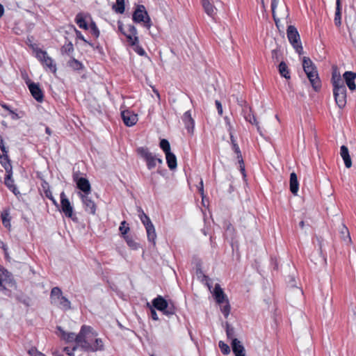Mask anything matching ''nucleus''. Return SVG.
Instances as JSON below:
<instances>
[{"mask_svg": "<svg viewBox=\"0 0 356 356\" xmlns=\"http://www.w3.org/2000/svg\"><path fill=\"white\" fill-rule=\"evenodd\" d=\"M79 346H74L72 348L69 347L64 348L65 353L69 356H74V352L77 349Z\"/></svg>", "mask_w": 356, "mask_h": 356, "instance_id": "nucleus-53", "label": "nucleus"}, {"mask_svg": "<svg viewBox=\"0 0 356 356\" xmlns=\"http://www.w3.org/2000/svg\"><path fill=\"white\" fill-rule=\"evenodd\" d=\"M118 29L119 31L122 33V32H125V31H124V28H123V24L119 21L118 22Z\"/></svg>", "mask_w": 356, "mask_h": 356, "instance_id": "nucleus-60", "label": "nucleus"}, {"mask_svg": "<svg viewBox=\"0 0 356 356\" xmlns=\"http://www.w3.org/2000/svg\"><path fill=\"white\" fill-rule=\"evenodd\" d=\"M28 88L33 97L38 102H42L44 99V94L38 83L31 82L30 80L26 81Z\"/></svg>", "mask_w": 356, "mask_h": 356, "instance_id": "nucleus-14", "label": "nucleus"}, {"mask_svg": "<svg viewBox=\"0 0 356 356\" xmlns=\"http://www.w3.org/2000/svg\"><path fill=\"white\" fill-rule=\"evenodd\" d=\"M277 3H278V0H271V9H272V13H273V19L277 26H278L277 24H278V22L280 21V19L276 17L275 14V10L277 6Z\"/></svg>", "mask_w": 356, "mask_h": 356, "instance_id": "nucleus-50", "label": "nucleus"}, {"mask_svg": "<svg viewBox=\"0 0 356 356\" xmlns=\"http://www.w3.org/2000/svg\"><path fill=\"white\" fill-rule=\"evenodd\" d=\"M213 296L218 305H221L225 303V305L220 306V311L225 318H227L230 312V305L227 296L224 293L222 289L219 284H216L213 292Z\"/></svg>", "mask_w": 356, "mask_h": 356, "instance_id": "nucleus-4", "label": "nucleus"}, {"mask_svg": "<svg viewBox=\"0 0 356 356\" xmlns=\"http://www.w3.org/2000/svg\"><path fill=\"white\" fill-rule=\"evenodd\" d=\"M230 140H231V143H232V146L234 145V144H237L236 141L234 139V136L232 135V133H230Z\"/></svg>", "mask_w": 356, "mask_h": 356, "instance_id": "nucleus-64", "label": "nucleus"}, {"mask_svg": "<svg viewBox=\"0 0 356 356\" xmlns=\"http://www.w3.org/2000/svg\"><path fill=\"white\" fill-rule=\"evenodd\" d=\"M2 108H3L5 110L8 111L10 113V111H12L10 108V106L6 104H1Z\"/></svg>", "mask_w": 356, "mask_h": 356, "instance_id": "nucleus-63", "label": "nucleus"}, {"mask_svg": "<svg viewBox=\"0 0 356 356\" xmlns=\"http://www.w3.org/2000/svg\"><path fill=\"white\" fill-rule=\"evenodd\" d=\"M160 148L163 151L165 154L170 153V145L167 139H161L159 143Z\"/></svg>", "mask_w": 356, "mask_h": 356, "instance_id": "nucleus-35", "label": "nucleus"}, {"mask_svg": "<svg viewBox=\"0 0 356 356\" xmlns=\"http://www.w3.org/2000/svg\"><path fill=\"white\" fill-rule=\"evenodd\" d=\"M138 212L140 219L145 227L148 241L152 243L153 245H154L156 244V233L154 226L150 220L149 218L143 212L141 209H138Z\"/></svg>", "mask_w": 356, "mask_h": 356, "instance_id": "nucleus-10", "label": "nucleus"}, {"mask_svg": "<svg viewBox=\"0 0 356 356\" xmlns=\"http://www.w3.org/2000/svg\"><path fill=\"white\" fill-rule=\"evenodd\" d=\"M60 51L63 54H67L70 55V54H72L74 51V47H73L72 43L71 42H69L68 43L65 44L61 47Z\"/></svg>", "mask_w": 356, "mask_h": 356, "instance_id": "nucleus-41", "label": "nucleus"}, {"mask_svg": "<svg viewBox=\"0 0 356 356\" xmlns=\"http://www.w3.org/2000/svg\"><path fill=\"white\" fill-rule=\"evenodd\" d=\"M127 245L134 250H136L139 247V244L134 241V240L129 236H124Z\"/></svg>", "mask_w": 356, "mask_h": 356, "instance_id": "nucleus-47", "label": "nucleus"}, {"mask_svg": "<svg viewBox=\"0 0 356 356\" xmlns=\"http://www.w3.org/2000/svg\"><path fill=\"white\" fill-rule=\"evenodd\" d=\"M340 234H341V238L343 241H348V242L351 241L348 229L344 225H341V228L340 230Z\"/></svg>", "mask_w": 356, "mask_h": 356, "instance_id": "nucleus-38", "label": "nucleus"}, {"mask_svg": "<svg viewBox=\"0 0 356 356\" xmlns=\"http://www.w3.org/2000/svg\"><path fill=\"white\" fill-rule=\"evenodd\" d=\"M88 29H90L92 35H94L96 38H99L100 32L94 21H91L88 26Z\"/></svg>", "mask_w": 356, "mask_h": 356, "instance_id": "nucleus-40", "label": "nucleus"}, {"mask_svg": "<svg viewBox=\"0 0 356 356\" xmlns=\"http://www.w3.org/2000/svg\"><path fill=\"white\" fill-rule=\"evenodd\" d=\"M119 229H120L122 235L123 236V237L127 236V234L129 230V227L128 225H127L126 221L124 220L121 222Z\"/></svg>", "mask_w": 356, "mask_h": 356, "instance_id": "nucleus-51", "label": "nucleus"}, {"mask_svg": "<svg viewBox=\"0 0 356 356\" xmlns=\"http://www.w3.org/2000/svg\"><path fill=\"white\" fill-rule=\"evenodd\" d=\"M44 195L48 199H49L52 202L54 205H55L56 207H58V204L57 201L55 200V198L53 197L51 191H47Z\"/></svg>", "mask_w": 356, "mask_h": 356, "instance_id": "nucleus-55", "label": "nucleus"}, {"mask_svg": "<svg viewBox=\"0 0 356 356\" xmlns=\"http://www.w3.org/2000/svg\"><path fill=\"white\" fill-rule=\"evenodd\" d=\"M136 152L145 161L149 169H152L155 167V156L149 152L147 147H140L137 148Z\"/></svg>", "mask_w": 356, "mask_h": 356, "instance_id": "nucleus-13", "label": "nucleus"}, {"mask_svg": "<svg viewBox=\"0 0 356 356\" xmlns=\"http://www.w3.org/2000/svg\"><path fill=\"white\" fill-rule=\"evenodd\" d=\"M122 34L126 36L127 42L131 46H134L138 42L137 30L134 25H128L127 30L122 32Z\"/></svg>", "mask_w": 356, "mask_h": 356, "instance_id": "nucleus-15", "label": "nucleus"}, {"mask_svg": "<svg viewBox=\"0 0 356 356\" xmlns=\"http://www.w3.org/2000/svg\"><path fill=\"white\" fill-rule=\"evenodd\" d=\"M13 176V172H10V168H6V175L4 180L5 185L8 188H11L14 185V180L12 178Z\"/></svg>", "mask_w": 356, "mask_h": 356, "instance_id": "nucleus-33", "label": "nucleus"}, {"mask_svg": "<svg viewBox=\"0 0 356 356\" xmlns=\"http://www.w3.org/2000/svg\"><path fill=\"white\" fill-rule=\"evenodd\" d=\"M340 154L342 157L344 164L347 168L352 166V161L349 154V151L346 145H342L340 148Z\"/></svg>", "mask_w": 356, "mask_h": 356, "instance_id": "nucleus-21", "label": "nucleus"}, {"mask_svg": "<svg viewBox=\"0 0 356 356\" xmlns=\"http://www.w3.org/2000/svg\"><path fill=\"white\" fill-rule=\"evenodd\" d=\"M80 197L84 206L85 211L90 214L95 215L97 206L94 201L88 196V195H81Z\"/></svg>", "mask_w": 356, "mask_h": 356, "instance_id": "nucleus-17", "label": "nucleus"}, {"mask_svg": "<svg viewBox=\"0 0 356 356\" xmlns=\"http://www.w3.org/2000/svg\"><path fill=\"white\" fill-rule=\"evenodd\" d=\"M302 67L313 89L315 91H318L321 88V82L316 67L309 57H303Z\"/></svg>", "mask_w": 356, "mask_h": 356, "instance_id": "nucleus-1", "label": "nucleus"}, {"mask_svg": "<svg viewBox=\"0 0 356 356\" xmlns=\"http://www.w3.org/2000/svg\"><path fill=\"white\" fill-rule=\"evenodd\" d=\"M113 9L116 13L122 14L124 12V0H116V3L113 6Z\"/></svg>", "mask_w": 356, "mask_h": 356, "instance_id": "nucleus-36", "label": "nucleus"}, {"mask_svg": "<svg viewBox=\"0 0 356 356\" xmlns=\"http://www.w3.org/2000/svg\"><path fill=\"white\" fill-rule=\"evenodd\" d=\"M198 191L203 199L204 198V186H203L202 179H201L200 181V186H198Z\"/></svg>", "mask_w": 356, "mask_h": 356, "instance_id": "nucleus-59", "label": "nucleus"}, {"mask_svg": "<svg viewBox=\"0 0 356 356\" xmlns=\"http://www.w3.org/2000/svg\"><path fill=\"white\" fill-rule=\"evenodd\" d=\"M41 187L44 194L47 191H51L49 183L44 179H43L42 181Z\"/></svg>", "mask_w": 356, "mask_h": 356, "instance_id": "nucleus-54", "label": "nucleus"}, {"mask_svg": "<svg viewBox=\"0 0 356 356\" xmlns=\"http://www.w3.org/2000/svg\"><path fill=\"white\" fill-rule=\"evenodd\" d=\"M60 211L64 213L67 218H71L73 221H76L77 218L74 213V209L69 199L63 191L60 194Z\"/></svg>", "mask_w": 356, "mask_h": 356, "instance_id": "nucleus-11", "label": "nucleus"}, {"mask_svg": "<svg viewBox=\"0 0 356 356\" xmlns=\"http://www.w3.org/2000/svg\"><path fill=\"white\" fill-rule=\"evenodd\" d=\"M278 70L282 76L286 79H289L291 78L289 70L285 62L282 61L279 64Z\"/></svg>", "mask_w": 356, "mask_h": 356, "instance_id": "nucleus-28", "label": "nucleus"}, {"mask_svg": "<svg viewBox=\"0 0 356 356\" xmlns=\"http://www.w3.org/2000/svg\"><path fill=\"white\" fill-rule=\"evenodd\" d=\"M74 31H75V33H76V38L78 39H80V40H83L85 43L88 44L91 47H92L94 49L95 48V47L93 43L90 42L86 39H85L84 36L82 35V33H81V32L80 31L77 30L76 28H74ZM96 48L98 49L99 46H97Z\"/></svg>", "mask_w": 356, "mask_h": 356, "instance_id": "nucleus-44", "label": "nucleus"}, {"mask_svg": "<svg viewBox=\"0 0 356 356\" xmlns=\"http://www.w3.org/2000/svg\"><path fill=\"white\" fill-rule=\"evenodd\" d=\"M133 21L136 23L143 22L144 26L149 29L152 26L151 19L143 5H138L132 15Z\"/></svg>", "mask_w": 356, "mask_h": 356, "instance_id": "nucleus-9", "label": "nucleus"}, {"mask_svg": "<svg viewBox=\"0 0 356 356\" xmlns=\"http://www.w3.org/2000/svg\"><path fill=\"white\" fill-rule=\"evenodd\" d=\"M232 149L237 155V159H238V163L240 167V171L242 173V175L244 177H245V164L243 159L242 158L241 152L238 144H234V145L232 146Z\"/></svg>", "mask_w": 356, "mask_h": 356, "instance_id": "nucleus-22", "label": "nucleus"}, {"mask_svg": "<svg viewBox=\"0 0 356 356\" xmlns=\"http://www.w3.org/2000/svg\"><path fill=\"white\" fill-rule=\"evenodd\" d=\"M157 311L168 318L175 315L177 308L174 301L168 296L157 295Z\"/></svg>", "mask_w": 356, "mask_h": 356, "instance_id": "nucleus-3", "label": "nucleus"}, {"mask_svg": "<svg viewBox=\"0 0 356 356\" xmlns=\"http://www.w3.org/2000/svg\"><path fill=\"white\" fill-rule=\"evenodd\" d=\"M182 121L184 123L185 127L189 134H193L195 127V121L191 116L190 111H186L182 118Z\"/></svg>", "mask_w": 356, "mask_h": 356, "instance_id": "nucleus-18", "label": "nucleus"}, {"mask_svg": "<svg viewBox=\"0 0 356 356\" xmlns=\"http://www.w3.org/2000/svg\"><path fill=\"white\" fill-rule=\"evenodd\" d=\"M281 56L282 54L279 47H277L275 49L271 51V58L274 63H276L280 60Z\"/></svg>", "mask_w": 356, "mask_h": 356, "instance_id": "nucleus-39", "label": "nucleus"}, {"mask_svg": "<svg viewBox=\"0 0 356 356\" xmlns=\"http://www.w3.org/2000/svg\"><path fill=\"white\" fill-rule=\"evenodd\" d=\"M14 194L17 195V193H19V192L17 191V188L16 186L14 184L11 188H9Z\"/></svg>", "mask_w": 356, "mask_h": 356, "instance_id": "nucleus-61", "label": "nucleus"}, {"mask_svg": "<svg viewBox=\"0 0 356 356\" xmlns=\"http://www.w3.org/2000/svg\"><path fill=\"white\" fill-rule=\"evenodd\" d=\"M145 305L150 310L151 312V317L154 321H156V298H154L151 303L145 301Z\"/></svg>", "mask_w": 356, "mask_h": 356, "instance_id": "nucleus-32", "label": "nucleus"}, {"mask_svg": "<svg viewBox=\"0 0 356 356\" xmlns=\"http://www.w3.org/2000/svg\"><path fill=\"white\" fill-rule=\"evenodd\" d=\"M28 353L31 356H38L40 352L36 349V348L33 347L29 350Z\"/></svg>", "mask_w": 356, "mask_h": 356, "instance_id": "nucleus-58", "label": "nucleus"}, {"mask_svg": "<svg viewBox=\"0 0 356 356\" xmlns=\"http://www.w3.org/2000/svg\"><path fill=\"white\" fill-rule=\"evenodd\" d=\"M218 346L223 355H226L230 353L229 346L227 343H225L224 341H220L218 343Z\"/></svg>", "mask_w": 356, "mask_h": 356, "instance_id": "nucleus-46", "label": "nucleus"}, {"mask_svg": "<svg viewBox=\"0 0 356 356\" xmlns=\"http://www.w3.org/2000/svg\"><path fill=\"white\" fill-rule=\"evenodd\" d=\"M245 118L251 124L257 125L258 131L260 133L261 135H262L260 127L258 125V122L255 116L254 115L249 114L248 116L245 117Z\"/></svg>", "mask_w": 356, "mask_h": 356, "instance_id": "nucleus-48", "label": "nucleus"}, {"mask_svg": "<svg viewBox=\"0 0 356 356\" xmlns=\"http://www.w3.org/2000/svg\"><path fill=\"white\" fill-rule=\"evenodd\" d=\"M202 4L206 13L212 17L216 14V8L209 0H202Z\"/></svg>", "mask_w": 356, "mask_h": 356, "instance_id": "nucleus-26", "label": "nucleus"}, {"mask_svg": "<svg viewBox=\"0 0 356 356\" xmlns=\"http://www.w3.org/2000/svg\"><path fill=\"white\" fill-rule=\"evenodd\" d=\"M336 104L340 108L345 107L346 104V95H339L333 93Z\"/></svg>", "mask_w": 356, "mask_h": 356, "instance_id": "nucleus-30", "label": "nucleus"}, {"mask_svg": "<svg viewBox=\"0 0 356 356\" xmlns=\"http://www.w3.org/2000/svg\"><path fill=\"white\" fill-rule=\"evenodd\" d=\"M277 3H278V0H271V9H272V13H273V19L277 26H278L277 24H278V22L280 21V19L276 17L275 14V10L277 6Z\"/></svg>", "mask_w": 356, "mask_h": 356, "instance_id": "nucleus-49", "label": "nucleus"}, {"mask_svg": "<svg viewBox=\"0 0 356 356\" xmlns=\"http://www.w3.org/2000/svg\"><path fill=\"white\" fill-rule=\"evenodd\" d=\"M0 163H1L2 166L4 168L6 171V168H8V169L10 168V172H13L10 160L9 159L8 153H3L2 155H0Z\"/></svg>", "mask_w": 356, "mask_h": 356, "instance_id": "nucleus-29", "label": "nucleus"}, {"mask_svg": "<svg viewBox=\"0 0 356 356\" xmlns=\"http://www.w3.org/2000/svg\"><path fill=\"white\" fill-rule=\"evenodd\" d=\"M121 116L124 123L128 127L134 125L138 121V115L130 110L122 111Z\"/></svg>", "mask_w": 356, "mask_h": 356, "instance_id": "nucleus-16", "label": "nucleus"}, {"mask_svg": "<svg viewBox=\"0 0 356 356\" xmlns=\"http://www.w3.org/2000/svg\"><path fill=\"white\" fill-rule=\"evenodd\" d=\"M73 180L76 184V187L81 191L79 193L81 195H89L91 191V186L89 181L83 177L79 176V172L73 173Z\"/></svg>", "mask_w": 356, "mask_h": 356, "instance_id": "nucleus-12", "label": "nucleus"}, {"mask_svg": "<svg viewBox=\"0 0 356 356\" xmlns=\"http://www.w3.org/2000/svg\"><path fill=\"white\" fill-rule=\"evenodd\" d=\"M334 24L339 27L341 24V0H336V11L334 15Z\"/></svg>", "mask_w": 356, "mask_h": 356, "instance_id": "nucleus-24", "label": "nucleus"}, {"mask_svg": "<svg viewBox=\"0 0 356 356\" xmlns=\"http://www.w3.org/2000/svg\"><path fill=\"white\" fill-rule=\"evenodd\" d=\"M97 336V333L92 328L91 332L87 334V337L83 341L82 350L85 352H96L104 350V343L101 339L96 338L93 343H91L92 339Z\"/></svg>", "mask_w": 356, "mask_h": 356, "instance_id": "nucleus-5", "label": "nucleus"}, {"mask_svg": "<svg viewBox=\"0 0 356 356\" xmlns=\"http://www.w3.org/2000/svg\"><path fill=\"white\" fill-rule=\"evenodd\" d=\"M287 38L289 42L291 44L296 51L301 55L303 54V47L300 42V38L297 29L292 25L287 27L286 29Z\"/></svg>", "mask_w": 356, "mask_h": 356, "instance_id": "nucleus-8", "label": "nucleus"}, {"mask_svg": "<svg viewBox=\"0 0 356 356\" xmlns=\"http://www.w3.org/2000/svg\"><path fill=\"white\" fill-rule=\"evenodd\" d=\"M165 159H166V163L168 164V166L171 170H174L177 168V157L172 152L166 154Z\"/></svg>", "mask_w": 356, "mask_h": 356, "instance_id": "nucleus-25", "label": "nucleus"}, {"mask_svg": "<svg viewBox=\"0 0 356 356\" xmlns=\"http://www.w3.org/2000/svg\"><path fill=\"white\" fill-rule=\"evenodd\" d=\"M75 22L79 26V28L88 30V24L86 22L83 14L81 13H78L75 17Z\"/></svg>", "mask_w": 356, "mask_h": 356, "instance_id": "nucleus-27", "label": "nucleus"}, {"mask_svg": "<svg viewBox=\"0 0 356 356\" xmlns=\"http://www.w3.org/2000/svg\"><path fill=\"white\" fill-rule=\"evenodd\" d=\"M215 104H216L218 114L221 115L222 114V106L220 102L218 100H216Z\"/></svg>", "mask_w": 356, "mask_h": 356, "instance_id": "nucleus-57", "label": "nucleus"}, {"mask_svg": "<svg viewBox=\"0 0 356 356\" xmlns=\"http://www.w3.org/2000/svg\"><path fill=\"white\" fill-rule=\"evenodd\" d=\"M10 114H12V118L13 119H18L19 117L18 116V114L15 113L13 111H10Z\"/></svg>", "mask_w": 356, "mask_h": 356, "instance_id": "nucleus-62", "label": "nucleus"}, {"mask_svg": "<svg viewBox=\"0 0 356 356\" xmlns=\"http://www.w3.org/2000/svg\"><path fill=\"white\" fill-rule=\"evenodd\" d=\"M290 191L293 194L296 195L299 189V183L298 181L297 175L293 172L290 174Z\"/></svg>", "mask_w": 356, "mask_h": 356, "instance_id": "nucleus-23", "label": "nucleus"}, {"mask_svg": "<svg viewBox=\"0 0 356 356\" xmlns=\"http://www.w3.org/2000/svg\"><path fill=\"white\" fill-rule=\"evenodd\" d=\"M333 93L339 95H346V88L344 83L333 86Z\"/></svg>", "mask_w": 356, "mask_h": 356, "instance_id": "nucleus-42", "label": "nucleus"}, {"mask_svg": "<svg viewBox=\"0 0 356 356\" xmlns=\"http://www.w3.org/2000/svg\"><path fill=\"white\" fill-rule=\"evenodd\" d=\"M1 218L3 226L6 228H9L10 227V217L9 211L8 210H3L1 214Z\"/></svg>", "mask_w": 356, "mask_h": 356, "instance_id": "nucleus-31", "label": "nucleus"}, {"mask_svg": "<svg viewBox=\"0 0 356 356\" xmlns=\"http://www.w3.org/2000/svg\"><path fill=\"white\" fill-rule=\"evenodd\" d=\"M231 346L235 356H245V348L238 339H232Z\"/></svg>", "mask_w": 356, "mask_h": 356, "instance_id": "nucleus-19", "label": "nucleus"}, {"mask_svg": "<svg viewBox=\"0 0 356 356\" xmlns=\"http://www.w3.org/2000/svg\"><path fill=\"white\" fill-rule=\"evenodd\" d=\"M8 271L4 268L0 269V290H5L6 286L3 284V282L6 280Z\"/></svg>", "mask_w": 356, "mask_h": 356, "instance_id": "nucleus-43", "label": "nucleus"}, {"mask_svg": "<svg viewBox=\"0 0 356 356\" xmlns=\"http://www.w3.org/2000/svg\"><path fill=\"white\" fill-rule=\"evenodd\" d=\"M343 76L348 88L352 91L355 90L356 89V85L355 83L356 73L351 71H347L343 74Z\"/></svg>", "mask_w": 356, "mask_h": 356, "instance_id": "nucleus-20", "label": "nucleus"}, {"mask_svg": "<svg viewBox=\"0 0 356 356\" xmlns=\"http://www.w3.org/2000/svg\"><path fill=\"white\" fill-rule=\"evenodd\" d=\"M31 47L35 52V57L42 64L48 67L51 72L55 73L56 72V64L54 63L53 59L48 56L47 51L38 48L35 44H31Z\"/></svg>", "mask_w": 356, "mask_h": 356, "instance_id": "nucleus-7", "label": "nucleus"}, {"mask_svg": "<svg viewBox=\"0 0 356 356\" xmlns=\"http://www.w3.org/2000/svg\"><path fill=\"white\" fill-rule=\"evenodd\" d=\"M235 229L231 223L226 224L225 234L229 236L232 239L234 238Z\"/></svg>", "mask_w": 356, "mask_h": 356, "instance_id": "nucleus-45", "label": "nucleus"}, {"mask_svg": "<svg viewBox=\"0 0 356 356\" xmlns=\"http://www.w3.org/2000/svg\"><path fill=\"white\" fill-rule=\"evenodd\" d=\"M0 149L3 153L8 152L7 148L4 145L3 139L1 135H0Z\"/></svg>", "mask_w": 356, "mask_h": 356, "instance_id": "nucleus-56", "label": "nucleus"}, {"mask_svg": "<svg viewBox=\"0 0 356 356\" xmlns=\"http://www.w3.org/2000/svg\"><path fill=\"white\" fill-rule=\"evenodd\" d=\"M226 334L228 339H234V329L231 327L228 323L226 324Z\"/></svg>", "mask_w": 356, "mask_h": 356, "instance_id": "nucleus-52", "label": "nucleus"}, {"mask_svg": "<svg viewBox=\"0 0 356 356\" xmlns=\"http://www.w3.org/2000/svg\"><path fill=\"white\" fill-rule=\"evenodd\" d=\"M57 330L60 332L61 337L67 342H76V346H79L82 349L83 341L87 337V334L91 332L92 327L83 325L81 326L80 332L78 334L74 332H65L60 326L57 327Z\"/></svg>", "mask_w": 356, "mask_h": 356, "instance_id": "nucleus-2", "label": "nucleus"}, {"mask_svg": "<svg viewBox=\"0 0 356 356\" xmlns=\"http://www.w3.org/2000/svg\"><path fill=\"white\" fill-rule=\"evenodd\" d=\"M51 302L65 311L71 309L70 301L63 296V292L59 287H54L50 293Z\"/></svg>", "mask_w": 356, "mask_h": 356, "instance_id": "nucleus-6", "label": "nucleus"}, {"mask_svg": "<svg viewBox=\"0 0 356 356\" xmlns=\"http://www.w3.org/2000/svg\"><path fill=\"white\" fill-rule=\"evenodd\" d=\"M332 83L333 86L344 83L343 81L341 78L340 74L339 73H337V72L336 70H334L332 72Z\"/></svg>", "mask_w": 356, "mask_h": 356, "instance_id": "nucleus-37", "label": "nucleus"}, {"mask_svg": "<svg viewBox=\"0 0 356 356\" xmlns=\"http://www.w3.org/2000/svg\"><path fill=\"white\" fill-rule=\"evenodd\" d=\"M67 65L74 70H80L83 68V65L78 60L74 58H71L68 62Z\"/></svg>", "mask_w": 356, "mask_h": 356, "instance_id": "nucleus-34", "label": "nucleus"}]
</instances>
